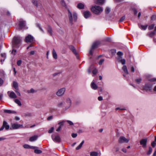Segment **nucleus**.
I'll use <instances>...</instances> for the list:
<instances>
[{"mask_svg": "<svg viewBox=\"0 0 156 156\" xmlns=\"http://www.w3.org/2000/svg\"><path fill=\"white\" fill-rule=\"evenodd\" d=\"M98 153L95 151H92L90 153V155L91 156H98Z\"/></svg>", "mask_w": 156, "mask_h": 156, "instance_id": "obj_28", "label": "nucleus"}, {"mask_svg": "<svg viewBox=\"0 0 156 156\" xmlns=\"http://www.w3.org/2000/svg\"><path fill=\"white\" fill-rule=\"evenodd\" d=\"M13 87L16 89V90H18V84L17 82L14 81L13 82Z\"/></svg>", "mask_w": 156, "mask_h": 156, "instance_id": "obj_25", "label": "nucleus"}, {"mask_svg": "<svg viewBox=\"0 0 156 156\" xmlns=\"http://www.w3.org/2000/svg\"><path fill=\"white\" fill-rule=\"evenodd\" d=\"M47 30L48 33L51 36H52V30L51 27L50 26H48L47 28Z\"/></svg>", "mask_w": 156, "mask_h": 156, "instance_id": "obj_15", "label": "nucleus"}, {"mask_svg": "<svg viewBox=\"0 0 156 156\" xmlns=\"http://www.w3.org/2000/svg\"><path fill=\"white\" fill-rule=\"evenodd\" d=\"M14 101L18 105L20 106L21 105V102L18 99H16L14 100Z\"/></svg>", "mask_w": 156, "mask_h": 156, "instance_id": "obj_31", "label": "nucleus"}, {"mask_svg": "<svg viewBox=\"0 0 156 156\" xmlns=\"http://www.w3.org/2000/svg\"><path fill=\"white\" fill-rule=\"evenodd\" d=\"M152 150H153L152 148L151 147H149V151L147 153V154L150 155L151 154L152 151Z\"/></svg>", "mask_w": 156, "mask_h": 156, "instance_id": "obj_35", "label": "nucleus"}, {"mask_svg": "<svg viewBox=\"0 0 156 156\" xmlns=\"http://www.w3.org/2000/svg\"><path fill=\"white\" fill-rule=\"evenodd\" d=\"M144 89L147 90H150L151 88V85L148 84H146L144 87Z\"/></svg>", "mask_w": 156, "mask_h": 156, "instance_id": "obj_18", "label": "nucleus"}, {"mask_svg": "<svg viewBox=\"0 0 156 156\" xmlns=\"http://www.w3.org/2000/svg\"><path fill=\"white\" fill-rule=\"evenodd\" d=\"M32 2L34 5H36L37 7H38V3L37 1L36 0H33Z\"/></svg>", "mask_w": 156, "mask_h": 156, "instance_id": "obj_34", "label": "nucleus"}, {"mask_svg": "<svg viewBox=\"0 0 156 156\" xmlns=\"http://www.w3.org/2000/svg\"><path fill=\"white\" fill-rule=\"evenodd\" d=\"M120 62L123 65L125 64L126 62L125 60L124 59H121L120 60Z\"/></svg>", "mask_w": 156, "mask_h": 156, "instance_id": "obj_50", "label": "nucleus"}, {"mask_svg": "<svg viewBox=\"0 0 156 156\" xmlns=\"http://www.w3.org/2000/svg\"><path fill=\"white\" fill-rule=\"evenodd\" d=\"M93 66V67H94L93 66H91V67L90 68H89L88 69V73L89 74L90 73H91V68Z\"/></svg>", "mask_w": 156, "mask_h": 156, "instance_id": "obj_60", "label": "nucleus"}, {"mask_svg": "<svg viewBox=\"0 0 156 156\" xmlns=\"http://www.w3.org/2000/svg\"><path fill=\"white\" fill-rule=\"evenodd\" d=\"M35 92V90L33 88H31L30 90L27 91V92L28 93H34Z\"/></svg>", "mask_w": 156, "mask_h": 156, "instance_id": "obj_38", "label": "nucleus"}, {"mask_svg": "<svg viewBox=\"0 0 156 156\" xmlns=\"http://www.w3.org/2000/svg\"><path fill=\"white\" fill-rule=\"evenodd\" d=\"M65 122V121H63L62 122H59L58 124L60 125V126H62L63 125V124Z\"/></svg>", "mask_w": 156, "mask_h": 156, "instance_id": "obj_47", "label": "nucleus"}, {"mask_svg": "<svg viewBox=\"0 0 156 156\" xmlns=\"http://www.w3.org/2000/svg\"><path fill=\"white\" fill-rule=\"evenodd\" d=\"M147 141V139H142L140 141V144L142 145L144 148L146 147Z\"/></svg>", "mask_w": 156, "mask_h": 156, "instance_id": "obj_11", "label": "nucleus"}, {"mask_svg": "<svg viewBox=\"0 0 156 156\" xmlns=\"http://www.w3.org/2000/svg\"><path fill=\"white\" fill-rule=\"evenodd\" d=\"M100 43V42L99 41H97L94 43L92 46L91 48L92 49H94L97 48Z\"/></svg>", "mask_w": 156, "mask_h": 156, "instance_id": "obj_13", "label": "nucleus"}, {"mask_svg": "<svg viewBox=\"0 0 156 156\" xmlns=\"http://www.w3.org/2000/svg\"><path fill=\"white\" fill-rule=\"evenodd\" d=\"M3 83V81L2 79L0 78V86H1Z\"/></svg>", "mask_w": 156, "mask_h": 156, "instance_id": "obj_61", "label": "nucleus"}, {"mask_svg": "<svg viewBox=\"0 0 156 156\" xmlns=\"http://www.w3.org/2000/svg\"><path fill=\"white\" fill-rule=\"evenodd\" d=\"M16 93L17 94V95L18 96H20V92L18 91V90H16L15 91Z\"/></svg>", "mask_w": 156, "mask_h": 156, "instance_id": "obj_53", "label": "nucleus"}, {"mask_svg": "<svg viewBox=\"0 0 156 156\" xmlns=\"http://www.w3.org/2000/svg\"><path fill=\"white\" fill-rule=\"evenodd\" d=\"M37 135H34L30 137L29 139V140L31 142L34 141L37 139Z\"/></svg>", "mask_w": 156, "mask_h": 156, "instance_id": "obj_23", "label": "nucleus"}, {"mask_svg": "<svg viewBox=\"0 0 156 156\" xmlns=\"http://www.w3.org/2000/svg\"><path fill=\"white\" fill-rule=\"evenodd\" d=\"M53 118V116H49L47 118V119L48 120L51 119Z\"/></svg>", "mask_w": 156, "mask_h": 156, "instance_id": "obj_64", "label": "nucleus"}, {"mask_svg": "<svg viewBox=\"0 0 156 156\" xmlns=\"http://www.w3.org/2000/svg\"><path fill=\"white\" fill-rule=\"evenodd\" d=\"M98 70H97L95 68L93 71H92V73L94 75H95L97 73Z\"/></svg>", "mask_w": 156, "mask_h": 156, "instance_id": "obj_40", "label": "nucleus"}, {"mask_svg": "<svg viewBox=\"0 0 156 156\" xmlns=\"http://www.w3.org/2000/svg\"><path fill=\"white\" fill-rule=\"evenodd\" d=\"M149 81L151 82H154L156 81V78H153L150 79L149 80Z\"/></svg>", "mask_w": 156, "mask_h": 156, "instance_id": "obj_59", "label": "nucleus"}, {"mask_svg": "<svg viewBox=\"0 0 156 156\" xmlns=\"http://www.w3.org/2000/svg\"><path fill=\"white\" fill-rule=\"evenodd\" d=\"M34 38L30 35H28L25 37V41L27 43L32 42L34 41Z\"/></svg>", "mask_w": 156, "mask_h": 156, "instance_id": "obj_8", "label": "nucleus"}, {"mask_svg": "<svg viewBox=\"0 0 156 156\" xmlns=\"http://www.w3.org/2000/svg\"><path fill=\"white\" fill-rule=\"evenodd\" d=\"M104 61V59H101L100 60V61L99 62V65H101Z\"/></svg>", "mask_w": 156, "mask_h": 156, "instance_id": "obj_46", "label": "nucleus"}, {"mask_svg": "<svg viewBox=\"0 0 156 156\" xmlns=\"http://www.w3.org/2000/svg\"><path fill=\"white\" fill-rule=\"evenodd\" d=\"M117 55L119 56H121L123 55V53L122 52L118 51L117 53Z\"/></svg>", "mask_w": 156, "mask_h": 156, "instance_id": "obj_44", "label": "nucleus"}, {"mask_svg": "<svg viewBox=\"0 0 156 156\" xmlns=\"http://www.w3.org/2000/svg\"><path fill=\"white\" fill-rule=\"evenodd\" d=\"M19 29L22 30L23 29H27L28 28L26 26V22L22 19H20L19 20Z\"/></svg>", "mask_w": 156, "mask_h": 156, "instance_id": "obj_4", "label": "nucleus"}, {"mask_svg": "<svg viewBox=\"0 0 156 156\" xmlns=\"http://www.w3.org/2000/svg\"><path fill=\"white\" fill-rule=\"evenodd\" d=\"M1 128L2 130H3L4 128H5L6 130H8L9 128V126L8 125L7 122L5 121H4L2 126Z\"/></svg>", "mask_w": 156, "mask_h": 156, "instance_id": "obj_10", "label": "nucleus"}, {"mask_svg": "<svg viewBox=\"0 0 156 156\" xmlns=\"http://www.w3.org/2000/svg\"><path fill=\"white\" fill-rule=\"evenodd\" d=\"M54 129V128L53 127H51L48 131V133H52Z\"/></svg>", "mask_w": 156, "mask_h": 156, "instance_id": "obj_48", "label": "nucleus"}, {"mask_svg": "<svg viewBox=\"0 0 156 156\" xmlns=\"http://www.w3.org/2000/svg\"><path fill=\"white\" fill-rule=\"evenodd\" d=\"M91 87L92 89L94 90H96L98 88L97 85L93 81L91 84Z\"/></svg>", "mask_w": 156, "mask_h": 156, "instance_id": "obj_17", "label": "nucleus"}, {"mask_svg": "<svg viewBox=\"0 0 156 156\" xmlns=\"http://www.w3.org/2000/svg\"><path fill=\"white\" fill-rule=\"evenodd\" d=\"M69 48L72 51L73 53L75 54V55H76L77 54V52L76 51V50L74 46H73L72 45H70L69 46Z\"/></svg>", "mask_w": 156, "mask_h": 156, "instance_id": "obj_21", "label": "nucleus"}, {"mask_svg": "<svg viewBox=\"0 0 156 156\" xmlns=\"http://www.w3.org/2000/svg\"><path fill=\"white\" fill-rule=\"evenodd\" d=\"M94 49H92V48H91V49L89 53L91 55H93Z\"/></svg>", "mask_w": 156, "mask_h": 156, "instance_id": "obj_57", "label": "nucleus"}, {"mask_svg": "<svg viewBox=\"0 0 156 156\" xmlns=\"http://www.w3.org/2000/svg\"><path fill=\"white\" fill-rule=\"evenodd\" d=\"M125 16H122L120 19V20H119V22H121L125 20Z\"/></svg>", "mask_w": 156, "mask_h": 156, "instance_id": "obj_45", "label": "nucleus"}, {"mask_svg": "<svg viewBox=\"0 0 156 156\" xmlns=\"http://www.w3.org/2000/svg\"><path fill=\"white\" fill-rule=\"evenodd\" d=\"M23 126L22 125L18 124L17 123H14L12 124L11 126V127L10 129H16L19 128H23Z\"/></svg>", "mask_w": 156, "mask_h": 156, "instance_id": "obj_5", "label": "nucleus"}, {"mask_svg": "<svg viewBox=\"0 0 156 156\" xmlns=\"http://www.w3.org/2000/svg\"><path fill=\"white\" fill-rule=\"evenodd\" d=\"M122 69L125 73L126 74H128L129 73L127 69L126 66H124L122 67Z\"/></svg>", "mask_w": 156, "mask_h": 156, "instance_id": "obj_26", "label": "nucleus"}, {"mask_svg": "<svg viewBox=\"0 0 156 156\" xmlns=\"http://www.w3.org/2000/svg\"><path fill=\"white\" fill-rule=\"evenodd\" d=\"M51 138L54 142H59L60 141V138L59 136H55L54 135H52Z\"/></svg>", "mask_w": 156, "mask_h": 156, "instance_id": "obj_9", "label": "nucleus"}, {"mask_svg": "<svg viewBox=\"0 0 156 156\" xmlns=\"http://www.w3.org/2000/svg\"><path fill=\"white\" fill-rule=\"evenodd\" d=\"M67 122L70 125H73V123L70 121L67 120Z\"/></svg>", "mask_w": 156, "mask_h": 156, "instance_id": "obj_52", "label": "nucleus"}, {"mask_svg": "<svg viewBox=\"0 0 156 156\" xmlns=\"http://www.w3.org/2000/svg\"><path fill=\"white\" fill-rule=\"evenodd\" d=\"M34 152L37 154H41L42 153V151L41 150L35 149L34 150Z\"/></svg>", "mask_w": 156, "mask_h": 156, "instance_id": "obj_36", "label": "nucleus"}, {"mask_svg": "<svg viewBox=\"0 0 156 156\" xmlns=\"http://www.w3.org/2000/svg\"><path fill=\"white\" fill-rule=\"evenodd\" d=\"M105 0H95L94 2L95 4L99 5H102L105 2Z\"/></svg>", "mask_w": 156, "mask_h": 156, "instance_id": "obj_19", "label": "nucleus"}, {"mask_svg": "<svg viewBox=\"0 0 156 156\" xmlns=\"http://www.w3.org/2000/svg\"><path fill=\"white\" fill-rule=\"evenodd\" d=\"M84 143V141H82V142L80 144V145L76 147V150H78L80 149L81 147H82L83 144Z\"/></svg>", "mask_w": 156, "mask_h": 156, "instance_id": "obj_30", "label": "nucleus"}, {"mask_svg": "<svg viewBox=\"0 0 156 156\" xmlns=\"http://www.w3.org/2000/svg\"><path fill=\"white\" fill-rule=\"evenodd\" d=\"M62 126H59V127L57 129L56 131L57 132L59 131L60 130Z\"/></svg>", "mask_w": 156, "mask_h": 156, "instance_id": "obj_62", "label": "nucleus"}, {"mask_svg": "<svg viewBox=\"0 0 156 156\" xmlns=\"http://www.w3.org/2000/svg\"><path fill=\"white\" fill-rule=\"evenodd\" d=\"M129 140L123 136H120L119 140V142L120 143H127L129 141Z\"/></svg>", "mask_w": 156, "mask_h": 156, "instance_id": "obj_7", "label": "nucleus"}, {"mask_svg": "<svg viewBox=\"0 0 156 156\" xmlns=\"http://www.w3.org/2000/svg\"><path fill=\"white\" fill-rule=\"evenodd\" d=\"M21 40L20 37L17 36L14 37L13 40V48H18L21 43Z\"/></svg>", "mask_w": 156, "mask_h": 156, "instance_id": "obj_2", "label": "nucleus"}, {"mask_svg": "<svg viewBox=\"0 0 156 156\" xmlns=\"http://www.w3.org/2000/svg\"><path fill=\"white\" fill-rule=\"evenodd\" d=\"M147 27V25H141L140 27V28L142 30H145L146 29Z\"/></svg>", "mask_w": 156, "mask_h": 156, "instance_id": "obj_32", "label": "nucleus"}, {"mask_svg": "<svg viewBox=\"0 0 156 156\" xmlns=\"http://www.w3.org/2000/svg\"><path fill=\"white\" fill-rule=\"evenodd\" d=\"M65 103L66 106V109H67L70 106L71 104V101L70 99L69 98H67Z\"/></svg>", "mask_w": 156, "mask_h": 156, "instance_id": "obj_12", "label": "nucleus"}, {"mask_svg": "<svg viewBox=\"0 0 156 156\" xmlns=\"http://www.w3.org/2000/svg\"><path fill=\"white\" fill-rule=\"evenodd\" d=\"M66 104L65 102H61L58 104L57 106L58 107H65L66 108Z\"/></svg>", "mask_w": 156, "mask_h": 156, "instance_id": "obj_20", "label": "nucleus"}, {"mask_svg": "<svg viewBox=\"0 0 156 156\" xmlns=\"http://www.w3.org/2000/svg\"><path fill=\"white\" fill-rule=\"evenodd\" d=\"M142 80L141 78H139L136 80V83H140Z\"/></svg>", "mask_w": 156, "mask_h": 156, "instance_id": "obj_41", "label": "nucleus"}, {"mask_svg": "<svg viewBox=\"0 0 156 156\" xmlns=\"http://www.w3.org/2000/svg\"><path fill=\"white\" fill-rule=\"evenodd\" d=\"M90 12L89 11H87L83 12L84 16L86 18L89 17L90 16Z\"/></svg>", "mask_w": 156, "mask_h": 156, "instance_id": "obj_14", "label": "nucleus"}, {"mask_svg": "<svg viewBox=\"0 0 156 156\" xmlns=\"http://www.w3.org/2000/svg\"><path fill=\"white\" fill-rule=\"evenodd\" d=\"M77 136V134L76 133H73L72 134V136L73 138H75Z\"/></svg>", "mask_w": 156, "mask_h": 156, "instance_id": "obj_54", "label": "nucleus"}, {"mask_svg": "<svg viewBox=\"0 0 156 156\" xmlns=\"http://www.w3.org/2000/svg\"><path fill=\"white\" fill-rule=\"evenodd\" d=\"M9 96L12 98H17L16 95L13 91H12L9 93Z\"/></svg>", "mask_w": 156, "mask_h": 156, "instance_id": "obj_16", "label": "nucleus"}, {"mask_svg": "<svg viewBox=\"0 0 156 156\" xmlns=\"http://www.w3.org/2000/svg\"><path fill=\"white\" fill-rule=\"evenodd\" d=\"M21 63H22L21 60H19L17 61V65L18 66H20L21 64Z\"/></svg>", "mask_w": 156, "mask_h": 156, "instance_id": "obj_51", "label": "nucleus"}, {"mask_svg": "<svg viewBox=\"0 0 156 156\" xmlns=\"http://www.w3.org/2000/svg\"><path fill=\"white\" fill-rule=\"evenodd\" d=\"M60 3L61 5L63 7H66V6L64 0H61Z\"/></svg>", "mask_w": 156, "mask_h": 156, "instance_id": "obj_33", "label": "nucleus"}, {"mask_svg": "<svg viewBox=\"0 0 156 156\" xmlns=\"http://www.w3.org/2000/svg\"><path fill=\"white\" fill-rule=\"evenodd\" d=\"M151 19L152 20H156V16H153L151 17Z\"/></svg>", "mask_w": 156, "mask_h": 156, "instance_id": "obj_58", "label": "nucleus"}, {"mask_svg": "<svg viewBox=\"0 0 156 156\" xmlns=\"http://www.w3.org/2000/svg\"><path fill=\"white\" fill-rule=\"evenodd\" d=\"M154 24H152L149 26L148 29L149 30H152L154 27Z\"/></svg>", "mask_w": 156, "mask_h": 156, "instance_id": "obj_37", "label": "nucleus"}, {"mask_svg": "<svg viewBox=\"0 0 156 156\" xmlns=\"http://www.w3.org/2000/svg\"><path fill=\"white\" fill-rule=\"evenodd\" d=\"M151 146L153 147H154L156 145V143H155V141H153L151 143Z\"/></svg>", "mask_w": 156, "mask_h": 156, "instance_id": "obj_56", "label": "nucleus"}, {"mask_svg": "<svg viewBox=\"0 0 156 156\" xmlns=\"http://www.w3.org/2000/svg\"><path fill=\"white\" fill-rule=\"evenodd\" d=\"M36 26H37V27H38L40 29V30L42 31V32H44V30H43L42 29L41 27H40L39 24H36Z\"/></svg>", "mask_w": 156, "mask_h": 156, "instance_id": "obj_42", "label": "nucleus"}, {"mask_svg": "<svg viewBox=\"0 0 156 156\" xmlns=\"http://www.w3.org/2000/svg\"><path fill=\"white\" fill-rule=\"evenodd\" d=\"M156 33L154 31L151 32L149 34H148L147 35L151 37H152L153 36H154L155 34Z\"/></svg>", "mask_w": 156, "mask_h": 156, "instance_id": "obj_29", "label": "nucleus"}, {"mask_svg": "<svg viewBox=\"0 0 156 156\" xmlns=\"http://www.w3.org/2000/svg\"><path fill=\"white\" fill-rule=\"evenodd\" d=\"M16 50L13 48L12 51V54H13L14 55H15L16 54Z\"/></svg>", "mask_w": 156, "mask_h": 156, "instance_id": "obj_49", "label": "nucleus"}, {"mask_svg": "<svg viewBox=\"0 0 156 156\" xmlns=\"http://www.w3.org/2000/svg\"><path fill=\"white\" fill-rule=\"evenodd\" d=\"M132 10L134 12V14L136 15L137 13L136 9L135 8H133Z\"/></svg>", "mask_w": 156, "mask_h": 156, "instance_id": "obj_55", "label": "nucleus"}, {"mask_svg": "<svg viewBox=\"0 0 156 156\" xmlns=\"http://www.w3.org/2000/svg\"><path fill=\"white\" fill-rule=\"evenodd\" d=\"M68 16L69 23L71 25L73 23V22H76L77 19V16L76 13L75 12H71L68 9Z\"/></svg>", "mask_w": 156, "mask_h": 156, "instance_id": "obj_1", "label": "nucleus"}, {"mask_svg": "<svg viewBox=\"0 0 156 156\" xmlns=\"http://www.w3.org/2000/svg\"><path fill=\"white\" fill-rule=\"evenodd\" d=\"M77 8L80 9H82L84 8V5L83 4L80 3L77 5Z\"/></svg>", "mask_w": 156, "mask_h": 156, "instance_id": "obj_22", "label": "nucleus"}, {"mask_svg": "<svg viewBox=\"0 0 156 156\" xmlns=\"http://www.w3.org/2000/svg\"><path fill=\"white\" fill-rule=\"evenodd\" d=\"M52 55H53V57L55 59H56L57 58V54L54 49H53V50Z\"/></svg>", "mask_w": 156, "mask_h": 156, "instance_id": "obj_24", "label": "nucleus"}, {"mask_svg": "<svg viewBox=\"0 0 156 156\" xmlns=\"http://www.w3.org/2000/svg\"><path fill=\"white\" fill-rule=\"evenodd\" d=\"M4 112L6 113L9 114L15 113V112L14 111H12L9 110H4Z\"/></svg>", "mask_w": 156, "mask_h": 156, "instance_id": "obj_27", "label": "nucleus"}, {"mask_svg": "<svg viewBox=\"0 0 156 156\" xmlns=\"http://www.w3.org/2000/svg\"><path fill=\"white\" fill-rule=\"evenodd\" d=\"M65 91L66 89L65 88H61L57 92L56 94L58 96H62L64 94Z\"/></svg>", "mask_w": 156, "mask_h": 156, "instance_id": "obj_6", "label": "nucleus"}, {"mask_svg": "<svg viewBox=\"0 0 156 156\" xmlns=\"http://www.w3.org/2000/svg\"><path fill=\"white\" fill-rule=\"evenodd\" d=\"M91 10L94 13L96 14H98L101 12L103 10L101 7L97 5L92 6L91 9Z\"/></svg>", "mask_w": 156, "mask_h": 156, "instance_id": "obj_3", "label": "nucleus"}, {"mask_svg": "<svg viewBox=\"0 0 156 156\" xmlns=\"http://www.w3.org/2000/svg\"><path fill=\"white\" fill-rule=\"evenodd\" d=\"M23 147L25 148H30V146L27 144H24Z\"/></svg>", "mask_w": 156, "mask_h": 156, "instance_id": "obj_43", "label": "nucleus"}, {"mask_svg": "<svg viewBox=\"0 0 156 156\" xmlns=\"http://www.w3.org/2000/svg\"><path fill=\"white\" fill-rule=\"evenodd\" d=\"M111 52L113 54H115L116 52V50L115 49H112V50H111Z\"/></svg>", "mask_w": 156, "mask_h": 156, "instance_id": "obj_63", "label": "nucleus"}, {"mask_svg": "<svg viewBox=\"0 0 156 156\" xmlns=\"http://www.w3.org/2000/svg\"><path fill=\"white\" fill-rule=\"evenodd\" d=\"M110 11V8L108 7H107L105 9V12L106 13H108Z\"/></svg>", "mask_w": 156, "mask_h": 156, "instance_id": "obj_39", "label": "nucleus"}]
</instances>
